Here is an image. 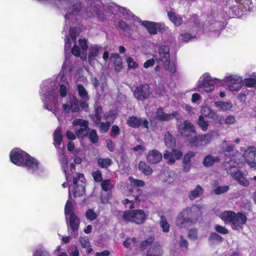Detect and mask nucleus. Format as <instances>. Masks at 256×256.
Segmentation results:
<instances>
[{"instance_id": "1", "label": "nucleus", "mask_w": 256, "mask_h": 256, "mask_svg": "<svg viewBox=\"0 0 256 256\" xmlns=\"http://www.w3.org/2000/svg\"><path fill=\"white\" fill-rule=\"evenodd\" d=\"M56 82L50 80L44 82L42 84L40 94L44 102V107L51 111L60 120L59 111L58 94V87L59 86V93L62 98L65 97L69 90V84L66 78L63 73L58 76Z\"/></svg>"}, {"instance_id": "2", "label": "nucleus", "mask_w": 256, "mask_h": 256, "mask_svg": "<svg viewBox=\"0 0 256 256\" xmlns=\"http://www.w3.org/2000/svg\"><path fill=\"white\" fill-rule=\"evenodd\" d=\"M201 209L202 207L194 206L182 210L177 216L176 225L182 228L192 224L201 214Z\"/></svg>"}, {"instance_id": "3", "label": "nucleus", "mask_w": 256, "mask_h": 256, "mask_svg": "<svg viewBox=\"0 0 256 256\" xmlns=\"http://www.w3.org/2000/svg\"><path fill=\"white\" fill-rule=\"evenodd\" d=\"M234 162L232 160L230 162H226L225 169L228 173L242 186H248L250 182L246 178V175L240 171L236 166H232V164Z\"/></svg>"}, {"instance_id": "4", "label": "nucleus", "mask_w": 256, "mask_h": 256, "mask_svg": "<svg viewBox=\"0 0 256 256\" xmlns=\"http://www.w3.org/2000/svg\"><path fill=\"white\" fill-rule=\"evenodd\" d=\"M160 60L165 70L172 74L176 72V65L174 61L170 60L169 48L166 46H162L159 48Z\"/></svg>"}, {"instance_id": "5", "label": "nucleus", "mask_w": 256, "mask_h": 256, "mask_svg": "<svg viewBox=\"0 0 256 256\" xmlns=\"http://www.w3.org/2000/svg\"><path fill=\"white\" fill-rule=\"evenodd\" d=\"M72 200L71 198V194H68V199L67 200L65 206V215L67 220L72 230L74 232V236L77 235L76 232L78 228L80 220L77 216L73 212V208L72 206Z\"/></svg>"}, {"instance_id": "6", "label": "nucleus", "mask_w": 256, "mask_h": 256, "mask_svg": "<svg viewBox=\"0 0 256 256\" xmlns=\"http://www.w3.org/2000/svg\"><path fill=\"white\" fill-rule=\"evenodd\" d=\"M118 218H122L125 221L131 222L136 224H142L146 220V215L142 210L118 212Z\"/></svg>"}, {"instance_id": "7", "label": "nucleus", "mask_w": 256, "mask_h": 256, "mask_svg": "<svg viewBox=\"0 0 256 256\" xmlns=\"http://www.w3.org/2000/svg\"><path fill=\"white\" fill-rule=\"evenodd\" d=\"M72 192L74 197L82 196L85 194V178L82 174H76L73 178V185L69 188V192Z\"/></svg>"}, {"instance_id": "8", "label": "nucleus", "mask_w": 256, "mask_h": 256, "mask_svg": "<svg viewBox=\"0 0 256 256\" xmlns=\"http://www.w3.org/2000/svg\"><path fill=\"white\" fill-rule=\"evenodd\" d=\"M120 12L122 14L124 18L127 20L134 19L136 22L140 23L144 26L148 32L151 34H156V22H152L150 21H140L138 18H135L130 11L124 8H120Z\"/></svg>"}, {"instance_id": "9", "label": "nucleus", "mask_w": 256, "mask_h": 256, "mask_svg": "<svg viewBox=\"0 0 256 256\" xmlns=\"http://www.w3.org/2000/svg\"><path fill=\"white\" fill-rule=\"evenodd\" d=\"M220 80L214 78H212L208 73H206L200 77L196 84V88H202L206 92H210L214 89L213 83H220Z\"/></svg>"}, {"instance_id": "10", "label": "nucleus", "mask_w": 256, "mask_h": 256, "mask_svg": "<svg viewBox=\"0 0 256 256\" xmlns=\"http://www.w3.org/2000/svg\"><path fill=\"white\" fill-rule=\"evenodd\" d=\"M224 81L227 84L229 90L232 92L240 90L243 85L242 78L238 74H231L226 76Z\"/></svg>"}, {"instance_id": "11", "label": "nucleus", "mask_w": 256, "mask_h": 256, "mask_svg": "<svg viewBox=\"0 0 256 256\" xmlns=\"http://www.w3.org/2000/svg\"><path fill=\"white\" fill-rule=\"evenodd\" d=\"M30 173L36 175H40L43 172V168L38 161L29 154L24 162L23 166Z\"/></svg>"}, {"instance_id": "12", "label": "nucleus", "mask_w": 256, "mask_h": 256, "mask_svg": "<svg viewBox=\"0 0 256 256\" xmlns=\"http://www.w3.org/2000/svg\"><path fill=\"white\" fill-rule=\"evenodd\" d=\"M28 154L20 148H14L10 152L11 162L18 166H23Z\"/></svg>"}, {"instance_id": "13", "label": "nucleus", "mask_w": 256, "mask_h": 256, "mask_svg": "<svg viewBox=\"0 0 256 256\" xmlns=\"http://www.w3.org/2000/svg\"><path fill=\"white\" fill-rule=\"evenodd\" d=\"M80 110L78 102L74 96H70L62 104V111L65 114L74 113Z\"/></svg>"}, {"instance_id": "14", "label": "nucleus", "mask_w": 256, "mask_h": 256, "mask_svg": "<svg viewBox=\"0 0 256 256\" xmlns=\"http://www.w3.org/2000/svg\"><path fill=\"white\" fill-rule=\"evenodd\" d=\"M72 124L78 137L82 138L88 134V122L86 120L77 118L73 121Z\"/></svg>"}, {"instance_id": "15", "label": "nucleus", "mask_w": 256, "mask_h": 256, "mask_svg": "<svg viewBox=\"0 0 256 256\" xmlns=\"http://www.w3.org/2000/svg\"><path fill=\"white\" fill-rule=\"evenodd\" d=\"M178 126L181 135L186 137L188 142V139H192L196 134L194 126L188 120H185L182 124Z\"/></svg>"}, {"instance_id": "16", "label": "nucleus", "mask_w": 256, "mask_h": 256, "mask_svg": "<svg viewBox=\"0 0 256 256\" xmlns=\"http://www.w3.org/2000/svg\"><path fill=\"white\" fill-rule=\"evenodd\" d=\"M212 140V134H207L202 135L196 136V134L192 139H188V142L191 146H206L209 144Z\"/></svg>"}, {"instance_id": "17", "label": "nucleus", "mask_w": 256, "mask_h": 256, "mask_svg": "<svg viewBox=\"0 0 256 256\" xmlns=\"http://www.w3.org/2000/svg\"><path fill=\"white\" fill-rule=\"evenodd\" d=\"M134 95V97L140 100L148 98L151 94L150 90V86L148 84H140L133 90Z\"/></svg>"}, {"instance_id": "18", "label": "nucleus", "mask_w": 256, "mask_h": 256, "mask_svg": "<svg viewBox=\"0 0 256 256\" xmlns=\"http://www.w3.org/2000/svg\"><path fill=\"white\" fill-rule=\"evenodd\" d=\"M60 164L62 166V168L63 172H64L66 174V177L67 180L70 177V175L72 174H73L74 171L75 170V166L73 164H71L70 165V174L69 172H67L66 168H68V162L66 156L64 153V148L60 150Z\"/></svg>"}, {"instance_id": "19", "label": "nucleus", "mask_w": 256, "mask_h": 256, "mask_svg": "<svg viewBox=\"0 0 256 256\" xmlns=\"http://www.w3.org/2000/svg\"><path fill=\"white\" fill-rule=\"evenodd\" d=\"M246 221L247 218L244 214L242 212L236 213L231 224L232 228L236 230H241L243 228V225L246 224Z\"/></svg>"}, {"instance_id": "20", "label": "nucleus", "mask_w": 256, "mask_h": 256, "mask_svg": "<svg viewBox=\"0 0 256 256\" xmlns=\"http://www.w3.org/2000/svg\"><path fill=\"white\" fill-rule=\"evenodd\" d=\"M256 156V148L253 146L247 148L244 154V157L246 162L251 168L256 166V162H255Z\"/></svg>"}, {"instance_id": "21", "label": "nucleus", "mask_w": 256, "mask_h": 256, "mask_svg": "<svg viewBox=\"0 0 256 256\" xmlns=\"http://www.w3.org/2000/svg\"><path fill=\"white\" fill-rule=\"evenodd\" d=\"M182 156V152L178 150L174 149L171 153L166 151L164 154V158L168 160V163L172 164L174 163L176 159H180Z\"/></svg>"}, {"instance_id": "22", "label": "nucleus", "mask_w": 256, "mask_h": 256, "mask_svg": "<svg viewBox=\"0 0 256 256\" xmlns=\"http://www.w3.org/2000/svg\"><path fill=\"white\" fill-rule=\"evenodd\" d=\"M128 124L134 128H138L142 126L144 128H148V122L145 118H138L135 116H131L128 120Z\"/></svg>"}, {"instance_id": "23", "label": "nucleus", "mask_w": 256, "mask_h": 256, "mask_svg": "<svg viewBox=\"0 0 256 256\" xmlns=\"http://www.w3.org/2000/svg\"><path fill=\"white\" fill-rule=\"evenodd\" d=\"M156 118L158 119L163 121H168L174 118H178V114L177 112L171 114H166L164 112L162 108H158L156 111Z\"/></svg>"}, {"instance_id": "24", "label": "nucleus", "mask_w": 256, "mask_h": 256, "mask_svg": "<svg viewBox=\"0 0 256 256\" xmlns=\"http://www.w3.org/2000/svg\"><path fill=\"white\" fill-rule=\"evenodd\" d=\"M162 154L157 150H150L146 155L148 162L154 164L159 162L162 160Z\"/></svg>"}, {"instance_id": "25", "label": "nucleus", "mask_w": 256, "mask_h": 256, "mask_svg": "<svg viewBox=\"0 0 256 256\" xmlns=\"http://www.w3.org/2000/svg\"><path fill=\"white\" fill-rule=\"evenodd\" d=\"M102 50L101 47L96 44L92 45L90 48L88 60L90 65L94 62V60L99 55Z\"/></svg>"}, {"instance_id": "26", "label": "nucleus", "mask_w": 256, "mask_h": 256, "mask_svg": "<svg viewBox=\"0 0 256 256\" xmlns=\"http://www.w3.org/2000/svg\"><path fill=\"white\" fill-rule=\"evenodd\" d=\"M214 106L219 111L222 112L230 110L233 106V104L230 101H216Z\"/></svg>"}, {"instance_id": "27", "label": "nucleus", "mask_w": 256, "mask_h": 256, "mask_svg": "<svg viewBox=\"0 0 256 256\" xmlns=\"http://www.w3.org/2000/svg\"><path fill=\"white\" fill-rule=\"evenodd\" d=\"M110 60L113 62L116 71L118 72L122 68V60L118 54H112L110 58Z\"/></svg>"}, {"instance_id": "28", "label": "nucleus", "mask_w": 256, "mask_h": 256, "mask_svg": "<svg viewBox=\"0 0 256 256\" xmlns=\"http://www.w3.org/2000/svg\"><path fill=\"white\" fill-rule=\"evenodd\" d=\"M236 212L233 211H224L219 214V217L226 224H232Z\"/></svg>"}, {"instance_id": "29", "label": "nucleus", "mask_w": 256, "mask_h": 256, "mask_svg": "<svg viewBox=\"0 0 256 256\" xmlns=\"http://www.w3.org/2000/svg\"><path fill=\"white\" fill-rule=\"evenodd\" d=\"M90 6V12L92 15H99L100 10L101 6L100 0H88Z\"/></svg>"}, {"instance_id": "30", "label": "nucleus", "mask_w": 256, "mask_h": 256, "mask_svg": "<svg viewBox=\"0 0 256 256\" xmlns=\"http://www.w3.org/2000/svg\"><path fill=\"white\" fill-rule=\"evenodd\" d=\"M103 114L102 108L100 106H95L94 114L91 115V118L94 122L96 125H98L101 120L102 115Z\"/></svg>"}, {"instance_id": "31", "label": "nucleus", "mask_w": 256, "mask_h": 256, "mask_svg": "<svg viewBox=\"0 0 256 256\" xmlns=\"http://www.w3.org/2000/svg\"><path fill=\"white\" fill-rule=\"evenodd\" d=\"M162 252L163 250L160 246L154 245L149 248L146 256H162Z\"/></svg>"}, {"instance_id": "32", "label": "nucleus", "mask_w": 256, "mask_h": 256, "mask_svg": "<svg viewBox=\"0 0 256 256\" xmlns=\"http://www.w3.org/2000/svg\"><path fill=\"white\" fill-rule=\"evenodd\" d=\"M168 16L170 21L176 26H180L182 22V19L180 16L177 15L176 14L172 12H168Z\"/></svg>"}, {"instance_id": "33", "label": "nucleus", "mask_w": 256, "mask_h": 256, "mask_svg": "<svg viewBox=\"0 0 256 256\" xmlns=\"http://www.w3.org/2000/svg\"><path fill=\"white\" fill-rule=\"evenodd\" d=\"M164 142L166 146L168 148H172L175 146V138L170 132L165 134Z\"/></svg>"}, {"instance_id": "34", "label": "nucleus", "mask_w": 256, "mask_h": 256, "mask_svg": "<svg viewBox=\"0 0 256 256\" xmlns=\"http://www.w3.org/2000/svg\"><path fill=\"white\" fill-rule=\"evenodd\" d=\"M76 90H78L79 96L84 101L88 100V95L86 89L84 86L80 84H78L76 85Z\"/></svg>"}, {"instance_id": "35", "label": "nucleus", "mask_w": 256, "mask_h": 256, "mask_svg": "<svg viewBox=\"0 0 256 256\" xmlns=\"http://www.w3.org/2000/svg\"><path fill=\"white\" fill-rule=\"evenodd\" d=\"M139 170L144 174L150 176L152 172V169L144 162H140L138 164Z\"/></svg>"}, {"instance_id": "36", "label": "nucleus", "mask_w": 256, "mask_h": 256, "mask_svg": "<svg viewBox=\"0 0 256 256\" xmlns=\"http://www.w3.org/2000/svg\"><path fill=\"white\" fill-rule=\"evenodd\" d=\"M63 136L60 129H56L54 133V144L58 148L62 140Z\"/></svg>"}, {"instance_id": "37", "label": "nucleus", "mask_w": 256, "mask_h": 256, "mask_svg": "<svg viewBox=\"0 0 256 256\" xmlns=\"http://www.w3.org/2000/svg\"><path fill=\"white\" fill-rule=\"evenodd\" d=\"M138 242L135 238H127L124 242V246L132 250L137 246Z\"/></svg>"}, {"instance_id": "38", "label": "nucleus", "mask_w": 256, "mask_h": 256, "mask_svg": "<svg viewBox=\"0 0 256 256\" xmlns=\"http://www.w3.org/2000/svg\"><path fill=\"white\" fill-rule=\"evenodd\" d=\"M165 178H164V180L168 182L171 183L173 182L176 177V173L172 170H166L164 172Z\"/></svg>"}, {"instance_id": "39", "label": "nucleus", "mask_w": 256, "mask_h": 256, "mask_svg": "<svg viewBox=\"0 0 256 256\" xmlns=\"http://www.w3.org/2000/svg\"><path fill=\"white\" fill-rule=\"evenodd\" d=\"M220 159L218 157H213L210 155H208L204 158L203 164L206 166H210L214 162H219Z\"/></svg>"}, {"instance_id": "40", "label": "nucleus", "mask_w": 256, "mask_h": 256, "mask_svg": "<svg viewBox=\"0 0 256 256\" xmlns=\"http://www.w3.org/2000/svg\"><path fill=\"white\" fill-rule=\"evenodd\" d=\"M252 78H245L243 84L248 88H256V76L252 74Z\"/></svg>"}, {"instance_id": "41", "label": "nucleus", "mask_w": 256, "mask_h": 256, "mask_svg": "<svg viewBox=\"0 0 256 256\" xmlns=\"http://www.w3.org/2000/svg\"><path fill=\"white\" fill-rule=\"evenodd\" d=\"M203 192L202 188L199 185L197 186L196 188L192 191L189 194V197L190 200H193L198 196L201 195Z\"/></svg>"}, {"instance_id": "42", "label": "nucleus", "mask_w": 256, "mask_h": 256, "mask_svg": "<svg viewBox=\"0 0 256 256\" xmlns=\"http://www.w3.org/2000/svg\"><path fill=\"white\" fill-rule=\"evenodd\" d=\"M80 242L83 248H88L86 250L88 253H90L92 251V249L90 246V242L87 237H80Z\"/></svg>"}, {"instance_id": "43", "label": "nucleus", "mask_w": 256, "mask_h": 256, "mask_svg": "<svg viewBox=\"0 0 256 256\" xmlns=\"http://www.w3.org/2000/svg\"><path fill=\"white\" fill-rule=\"evenodd\" d=\"M98 163L102 168H106L112 164V160L109 158H99L98 160Z\"/></svg>"}, {"instance_id": "44", "label": "nucleus", "mask_w": 256, "mask_h": 256, "mask_svg": "<svg viewBox=\"0 0 256 256\" xmlns=\"http://www.w3.org/2000/svg\"><path fill=\"white\" fill-rule=\"evenodd\" d=\"M160 226L162 228L163 232H169L170 230V224L167 222L166 218L162 216H160Z\"/></svg>"}, {"instance_id": "45", "label": "nucleus", "mask_w": 256, "mask_h": 256, "mask_svg": "<svg viewBox=\"0 0 256 256\" xmlns=\"http://www.w3.org/2000/svg\"><path fill=\"white\" fill-rule=\"evenodd\" d=\"M154 241V238L150 237L144 241L142 242L139 245V248L140 250H144L149 247Z\"/></svg>"}, {"instance_id": "46", "label": "nucleus", "mask_w": 256, "mask_h": 256, "mask_svg": "<svg viewBox=\"0 0 256 256\" xmlns=\"http://www.w3.org/2000/svg\"><path fill=\"white\" fill-rule=\"evenodd\" d=\"M130 184L134 187H142L144 185V182L141 180L134 178L132 176L128 178Z\"/></svg>"}, {"instance_id": "47", "label": "nucleus", "mask_w": 256, "mask_h": 256, "mask_svg": "<svg viewBox=\"0 0 256 256\" xmlns=\"http://www.w3.org/2000/svg\"><path fill=\"white\" fill-rule=\"evenodd\" d=\"M101 186L102 190L106 192H110L113 188V185L110 180H104L102 182Z\"/></svg>"}, {"instance_id": "48", "label": "nucleus", "mask_w": 256, "mask_h": 256, "mask_svg": "<svg viewBox=\"0 0 256 256\" xmlns=\"http://www.w3.org/2000/svg\"><path fill=\"white\" fill-rule=\"evenodd\" d=\"M202 114L210 118H214V116L216 115V112L212 111L211 109L208 107H203L202 109Z\"/></svg>"}, {"instance_id": "49", "label": "nucleus", "mask_w": 256, "mask_h": 256, "mask_svg": "<svg viewBox=\"0 0 256 256\" xmlns=\"http://www.w3.org/2000/svg\"><path fill=\"white\" fill-rule=\"evenodd\" d=\"M237 4L242 5L246 10H250V5L252 4V0H235Z\"/></svg>"}, {"instance_id": "50", "label": "nucleus", "mask_w": 256, "mask_h": 256, "mask_svg": "<svg viewBox=\"0 0 256 256\" xmlns=\"http://www.w3.org/2000/svg\"><path fill=\"white\" fill-rule=\"evenodd\" d=\"M106 120L110 123H112L116 116V112L114 111H110L106 112L104 115Z\"/></svg>"}, {"instance_id": "51", "label": "nucleus", "mask_w": 256, "mask_h": 256, "mask_svg": "<svg viewBox=\"0 0 256 256\" xmlns=\"http://www.w3.org/2000/svg\"><path fill=\"white\" fill-rule=\"evenodd\" d=\"M86 216L88 220L92 221L96 219L98 214L94 212L93 209L90 208L86 210Z\"/></svg>"}, {"instance_id": "52", "label": "nucleus", "mask_w": 256, "mask_h": 256, "mask_svg": "<svg viewBox=\"0 0 256 256\" xmlns=\"http://www.w3.org/2000/svg\"><path fill=\"white\" fill-rule=\"evenodd\" d=\"M126 63L128 69L134 70L138 67V64L132 58H127Z\"/></svg>"}, {"instance_id": "53", "label": "nucleus", "mask_w": 256, "mask_h": 256, "mask_svg": "<svg viewBox=\"0 0 256 256\" xmlns=\"http://www.w3.org/2000/svg\"><path fill=\"white\" fill-rule=\"evenodd\" d=\"M34 256H50L49 253L43 247L38 248L34 253Z\"/></svg>"}, {"instance_id": "54", "label": "nucleus", "mask_w": 256, "mask_h": 256, "mask_svg": "<svg viewBox=\"0 0 256 256\" xmlns=\"http://www.w3.org/2000/svg\"><path fill=\"white\" fill-rule=\"evenodd\" d=\"M198 124L204 131H206L207 130L208 126V122L204 120V118L202 116H199Z\"/></svg>"}, {"instance_id": "55", "label": "nucleus", "mask_w": 256, "mask_h": 256, "mask_svg": "<svg viewBox=\"0 0 256 256\" xmlns=\"http://www.w3.org/2000/svg\"><path fill=\"white\" fill-rule=\"evenodd\" d=\"M118 26L120 29L126 32L134 30V26H129L123 20H121L118 22Z\"/></svg>"}, {"instance_id": "56", "label": "nucleus", "mask_w": 256, "mask_h": 256, "mask_svg": "<svg viewBox=\"0 0 256 256\" xmlns=\"http://www.w3.org/2000/svg\"><path fill=\"white\" fill-rule=\"evenodd\" d=\"M223 238L215 232L212 233L209 238V240L212 242H221Z\"/></svg>"}, {"instance_id": "57", "label": "nucleus", "mask_w": 256, "mask_h": 256, "mask_svg": "<svg viewBox=\"0 0 256 256\" xmlns=\"http://www.w3.org/2000/svg\"><path fill=\"white\" fill-rule=\"evenodd\" d=\"M88 138L92 143H96L98 142V137L96 130H92L90 131L88 134Z\"/></svg>"}, {"instance_id": "58", "label": "nucleus", "mask_w": 256, "mask_h": 256, "mask_svg": "<svg viewBox=\"0 0 256 256\" xmlns=\"http://www.w3.org/2000/svg\"><path fill=\"white\" fill-rule=\"evenodd\" d=\"M110 122H100V130L102 133L106 132L110 127Z\"/></svg>"}, {"instance_id": "59", "label": "nucleus", "mask_w": 256, "mask_h": 256, "mask_svg": "<svg viewBox=\"0 0 256 256\" xmlns=\"http://www.w3.org/2000/svg\"><path fill=\"white\" fill-rule=\"evenodd\" d=\"M228 190L229 186H220L216 188L214 192L217 194H220L228 192Z\"/></svg>"}, {"instance_id": "60", "label": "nucleus", "mask_w": 256, "mask_h": 256, "mask_svg": "<svg viewBox=\"0 0 256 256\" xmlns=\"http://www.w3.org/2000/svg\"><path fill=\"white\" fill-rule=\"evenodd\" d=\"M214 229H215L216 231L217 232H219L220 234H226L228 232V230L224 226H221L218 225V224L215 226Z\"/></svg>"}, {"instance_id": "61", "label": "nucleus", "mask_w": 256, "mask_h": 256, "mask_svg": "<svg viewBox=\"0 0 256 256\" xmlns=\"http://www.w3.org/2000/svg\"><path fill=\"white\" fill-rule=\"evenodd\" d=\"M236 122V118L234 116L229 115L227 116L224 120V122L228 125L234 124Z\"/></svg>"}, {"instance_id": "62", "label": "nucleus", "mask_w": 256, "mask_h": 256, "mask_svg": "<svg viewBox=\"0 0 256 256\" xmlns=\"http://www.w3.org/2000/svg\"><path fill=\"white\" fill-rule=\"evenodd\" d=\"M92 176L94 180L96 182H100L102 180V174L98 170L93 172Z\"/></svg>"}, {"instance_id": "63", "label": "nucleus", "mask_w": 256, "mask_h": 256, "mask_svg": "<svg viewBox=\"0 0 256 256\" xmlns=\"http://www.w3.org/2000/svg\"><path fill=\"white\" fill-rule=\"evenodd\" d=\"M78 42L82 50L86 52L88 48L86 40L85 39H80Z\"/></svg>"}, {"instance_id": "64", "label": "nucleus", "mask_w": 256, "mask_h": 256, "mask_svg": "<svg viewBox=\"0 0 256 256\" xmlns=\"http://www.w3.org/2000/svg\"><path fill=\"white\" fill-rule=\"evenodd\" d=\"M188 236L190 239L196 240L198 238L197 230L196 229L190 230Z\"/></svg>"}]
</instances>
